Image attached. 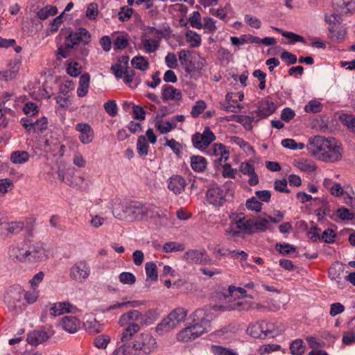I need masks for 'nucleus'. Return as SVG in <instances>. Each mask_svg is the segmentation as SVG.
Returning <instances> with one entry per match:
<instances>
[{
  "label": "nucleus",
  "mask_w": 355,
  "mask_h": 355,
  "mask_svg": "<svg viewBox=\"0 0 355 355\" xmlns=\"http://www.w3.org/2000/svg\"><path fill=\"white\" fill-rule=\"evenodd\" d=\"M193 324L182 329L177 334L178 340L190 342L209 331V320L207 318L206 311L204 309H198L193 313Z\"/></svg>",
  "instance_id": "1"
},
{
  "label": "nucleus",
  "mask_w": 355,
  "mask_h": 355,
  "mask_svg": "<svg viewBox=\"0 0 355 355\" xmlns=\"http://www.w3.org/2000/svg\"><path fill=\"white\" fill-rule=\"evenodd\" d=\"M232 184V182H227L225 184V189L218 186L209 187L205 193V198L207 202L213 206H222L227 201L232 199L234 196V191L229 185Z\"/></svg>",
  "instance_id": "2"
},
{
  "label": "nucleus",
  "mask_w": 355,
  "mask_h": 355,
  "mask_svg": "<svg viewBox=\"0 0 355 355\" xmlns=\"http://www.w3.org/2000/svg\"><path fill=\"white\" fill-rule=\"evenodd\" d=\"M220 301L222 304L216 307L223 311H242L263 308V306L260 304L254 303L246 299H240L239 297H238V298H233L232 300H230V298L222 299V300Z\"/></svg>",
  "instance_id": "3"
},
{
  "label": "nucleus",
  "mask_w": 355,
  "mask_h": 355,
  "mask_svg": "<svg viewBox=\"0 0 355 355\" xmlns=\"http://www.w3.org/2000/svg\"><path fill=\"white\" fill-rule=\"evenodd\" d=\"M343 149L340 142L334 137H327L326 148L322 162L326 163H336L343 158Z\"/></svg>",
  "instance_id": "4"
},
{
  "label": "nucleus",
  "mask_w": 355,
  "mask_h": 355,
  "mask_svg": "<svg viewBox=\"0 0 355 355\" xmlns=\"http://www.w3.org/2000/svg\"><path fill=\"white\" fill-rule=\"evenodd\" d=\"M132 348L139 354L148 355L157 348V341L150 334L144 332L134 340Z\"/></svg>",
  "instance_id": "5"
},
{
  "label": "nucleus",
  "mask_w": 355,
  "mask_h": 355,
  "mask_svg": "<svg viewBox=\"0 0 355 355\" xmlns=\"http://www.w3.org/2000/svg\"><path fill=\"white\" fill-rule=\"evenodd\" d=\"M91 272L89 264L85 260L76 262L69 269V278L76 282L86 281Z\"/></svg>",
  "instance_id": "6"
},
{
  "label": "nucleus",
  "mask_w": 355,
  "mask_h": 355,
  "mask_svg": "<svg viewBox=\"0 0 355 355\" xmlns=\"http://www.w3.org/2000/svg\"><path fill=\"white\" fill-rule=\"evenodd\" d=\"M327 137L316 135L309 139L306 149L309 153L318 160L322 161L326 148Z\"/></svg>",
  "instance_id": "7"
},
{
  "label": "nucleus",
  "mask_w": 355,
  "mask_h": 355,
  "mask_svg": "<svg viewBox=\"0 0 355 355\" xmlns=\"http://www.w3.org/2000/svg\"><path fill=\"white\" fill-rule=\"evenodd\" d=\"M90 38L91 35L89 31L84 28H80L76 32L71 33L66 37L64 45L67 49H73L80 44H88L90 42Z\"/></svg>",
  "instance_id": "8"
},
{
  "label": "nucleus",
  "mask_w": 355,
  "mask_h": 355,
  "mask_svg": "<svg viewBox=\"0 0 355 355\" xmlns=\"http://www.w3.org/2000/svg\"><path fill=\"white\" fill-rule=\"evenodd\" d=\"M28 261L35 263L49 258V252L42 243H35L28 245Z\"/></svg>",
  "instance_id": "9"
},
{
  "label": "nucleus",
  "mask_w": 355,
  "mask_h": 355,
  "mask_svg": "<svg viewBox=\"0 0 355 355\" xmlns=\"http://www.w3.org/2000/svg\"><path fill=\"white\" fill-rule=\"evenodd\" d=\"M24 290L19 286L10 287L4 297L5 302L10 310L15 311L19 307Z\"/></svg>",
  "instance_id": "10"
},
{
  "label": "nucleus",
  "mask_w": 355,
  "mask_h": 355,
  "mask_svg": "<svg viewBox=\"0 0 355 355\" xmlns=\"http://www.w3.org/2000/svg\"><path fill=\"white\" fill-rule=\"evenodd\" d=\"M216 139V136L209 127H205L202 133H196L192 137L193 146L198 149L206 148Z\"/></svg>",
  "instance_id": "11"
},
{
  "label": "nucleus",
  "mask_w": 355,
  "mask_h": 355,
  "mask_svg": "<svg viewBox=\"0 0 355 355\" xmlns=\"http://www.w3.org/2000/svg\"><path fill=\"white\" fill-rule=\"evenodd\" d=\"M184 258L190 263L202 265L212 263V259L207 254L204 250H189L184 253Z\"/></svg>",
  "instance_id": "12"
},
{
  "label": "nucleus",
  "mask_w": 355,
  "mask_h": 355,
  "mask_svg": "<svg viewBox=\"0 0 355 355\" xmlns=\"http://www.w3.org/2000/svg\"><path fill=\"white\" fill-rule=\"evenodd\" d=\"M119 324L121 327L138 324L139 327H141L144 324V317L138 310H132L121 315Z\"/></svg>",
  "instance_id": "13"
},
{
  "label": "nucleus",
  "mask_w": 355,
  "mask_h": 355,
  "mask_svg": "<svg viewBox=\"0 0 355 355\" xmlns=\"http://www.w3.org/2000/svg\"><path fill=\"white\" fill-rule=\"evenodd\" d=\"M128 213V221H139L143 220L145 217L149 215L150 209L148 207L144 205L134 203L131 204Z\"/></svg>",
  "instance_id": "14"
},
{
  "label": "nucleus",
  "mask_w": 355,
  "mask_h": 355,
  "mask_svg": "<svg viewBox=\"0 0 355 355\" xmlns=\"http://www.w3.org/2000/svg\"><path fill=\"white\" fill-rule=\"evenodd\" d=\"M263 324L265 338H275L284 333L286 329L285 325L279 322L264 320Z\"/></svg>",
  "instance_id": "15"
},
{
  "label": "nucleus",
  "mask_w": 355,
  "mask_h": 355,
  "mask_svg": "<svg viewBox=\"0 0 355 355\" xmlns=\"http://www.w3.org/2000/svg\"><path fill=\"white\" fill-rule=\"evenodd\" d=\"M276 110L275 103L270 101H262L259 103L258 110L252 112V117L256 118L257 121L264 119L272 114Z\"/></svg>",
  "instance_id": "16"
},
{
  "label": "nucleus",
  "mask_w": 355,
  "mask_h": 355,
  "mask_svg": "<svg viewBox=\"0 0 355 355\" xmlns=\"http://www.w3.org/2000/svg\"><path fill=\"white\" fill-rule=\"evenodd\" d=\"M28 245L21 243L12 245L9 250L10 257L21 262L28 261Z\"/></svg>",
  "instance_id": "17"
},
{
  "label": "nucleus",
  "mask_w": 355,
  "mask_h": 355,
  "mask_svg": "<svg viewBox=\"0 0 355 355\" xmlns=\"http://www.w3.org/2000/svg\"><path fill=\"white\" fill-rule=\"evenodd\" d=\"M76 130L80 132L79 139L84 144H90L94 139V131L90 125L79 123L76 125Z\"/></svg>",
  "instance_id": "18"
},
{
  "label": "nucleus",
  "mask_w": 355,
  "mask_h": 355,
  "mask_svg": "<svg viewBox=\"0 0 355 355\" xmlns=\"http://www.w3.org/2000/svg\"><path fill=\"white\" fill-rule=\"evenodd\" d=\"M21 67L19 60H12L8 65V69L0 71V80L8 81L14 79L18 73Z\"/></svg>",
  "instance_id": "19"
},
{
  "label": "nucleus",
  "mask_w": 355,
  "mask_h": 355,
  "mask_svg": "<svg viewBox=\"0 0 355 355\" xmlns=\"http://www.w3.org/2000/svg\"><path fill=\"white\" fill-rule=\"evenodd\" d=\"M60 325L69 334H74L79 329L80 322L76 317L67 315L62 318Z\"/></svg>",
  "instance_id": "20"
},
{
  "label": "nucleus",
  "mask_w": 355,
  "mask_h": 355,
  "mask_svg": "<svg viewBox=\"0 0 355 355\" xmlns=\"http://www.w3.org/2000/svg\"><path fill=\"white\" fill-rule=\"evenodd\" d=\"M332 5L340 14H348L355 9V0H332Z\"/></svg>",
  "instance_id": "21"
},
{
  "label": "nucleus",
  "mask_w": 355,
  "mask_h": 355,
  "mask_svg": "<svg viewBox=\"0 0 355 355\" xmlns=\"http://www.w3.org/2000/svg\"><path fill=\"white\" fill-rule=\"evenodd\" d=\"M162 95L163 100L174 101H180L182 96L180 89L169 85H165L162 87Z\"/></svg>",
  "instance_id": "22"
},
{
  "label": "nucleus",
  "mask_w": 355,
  "mask_h": 355,
  "mask_svg": "<svg viewBox=\"0 0 355 355\" xmlns=\"http://www.w3.org/2000/svg\"><path fill=\"white\" fill-rule=\"evenodd\" d=\"M191 51L185 49H182L178 53L180 62L187 73H191L195 70V65L191 60Z\"/></svg>",
  "instance_id": "23"
},
{
  "label": "nucleus",
  "mask_w": 355,
  "mask_h": 355,
  "mask_svg": "<svg viewBox=\"0 0 355 355\" xmlns=\"http://www.w3.org/2000/svg\"><path fill=\"white\" fill-rule=\"evenodd\" d=\"M186 181L180 175H173L168 181V188L175 194L181 193L185 188Z\"/></svg>",
  "instance_id": "24"
},
{
  "label": "nucleus",
  "mask_w": 355,
  "mask_h": 355,
  "mask_svg": "<svg viewBox=\"0 0 355 355\" xmlns=\"http://www.w3.org/2000/svg\"><path fill=\"white\" fill-rule=\"evenodd\" d=\"M263 324L264 320L250 324L247 328L248 334L254 338L265 339Z\"/></svg>",
  "instance_id": "25"
},
{
  "label": "nucleus",
  "mask_w": 355,
  "mask_h": 355,
  "mask_svg": "<svg viewBox=\"0 0 355 355\" xmlns=\"http://www.w3.org/2000/svg\"><path fill=\"white\" fill-rule=\"evenodd\" d=\"M49 338L48 334L44 331H34L27 336V342L33 346H37Z\"/></svg>",
  "instance_id": "26"
},
{
  "label": "nucleus",
  "mask_w": 355,
  "mask_h": 355,
  "mask_svg": "<svg viewBox=\"0 0 355 355\" xmlns=\"http://www.w3.org/2000/svg\"><path fill=\"white\" fill-rule=\"evenodd\" d=\"M345 30L339 24L333 23L329 28V37L334 42H340L345 37Z\"/></svg>",
  "instance_id": "27"
},
{
  "label": "nucleus",
  "mask_w": 355,
  "mask_h": 355,
  "mask_svg": "<svg viewBox=\"0 0 355 355\" xmlns=\"http://www.w3.org/2000/svg\"><path fill=\"white\" fill-rule=\"evenodd\" d=\"M293 164L295 167L305 173H311L316 170L317 166L314 161L308 159H297L294 160Z\"/></svg>",
  "instance_id": "28"
},
{
  "label": "nucleus",
  "mask_w": 355,
  "mask_h": 355,
  "mask_svg": "<svg viewBox=\"0 0 355 355\" xmlns=\"http://www.w3.org/2000/svg\"><path fill=\"white\" fill-rule=\"evenodd\" d=\"M74 306L65 302H57L51 308V315L53 316H59L66 313L72 312Z\"/></svg>",
  "instance_id": "29"
},
{
  "label": "nucleus",
  "mask_w": 355,
  "mask_h": 355,
  "mask_svg": "<svg viewBox=\"0 0 355 355\" xmlns=\"http://www.w3.org/2000/svg\"><path fill=\"white\" fill-rule=\"evenodd\" d=\"M130 206L131 204L129 203L115 205L112 210L113 216L119 220H128Z\"/></svg>",
  "instance_id": "30"
},
{
  "label": "nucleus",
  "mask_w": 355,
  "mask_h": 355,
  "mask_svg": "<svg viewBox=\"0 0 355 355\" xmlns=\"http://www.w3.org/2000/svg\"><path fill=\"white\" fill-rule=\"evenodd\" d=\"M141 327L138 324L126 325L123 332L120 335V340L122 343H128L136 334H137Z\"/></svg>",
  "instance_id": "31"
},
{
  "label": "nucleus",
  "mask_w": 355,
  "mask_h": 355,
  "mask_svg": "<svg viewBox=\"0 0 355 355\" xmlns=\"http://www.w3.org/2000/svg\"><path fill=\"white\" fill-rule=\"evenodd\" d=\"M187 315V311L182 308L178 307L172 311L167 316L171 318L172 322L175 327L182 322H184Z\"/></svg>",
  "instance_id": "32"
},
{
  "label": "nucleus",
  "mask_w": 355,
  "mask_h": 355,
  "mask_svg": "<svg viewBox=\"0 0 355 355\" xmlns=\"http://www.w3.org/2000/svg\"><path fill=\"white\" fill-rule=\"evenodd\" d=\"M237 293L241 294L242 296L246 295V291L241 287H236L234 286H230L227 290V293H218V299L222 300V299H228L232 300L233 298H238Z\"/></svg>",
  "instance_id": "33"
},
{
  "label": "nucleus",
  "mask_w": 355,
  "mask_h": 355,
  "mask_svg": "<svg viewBox=\"0 0 355 355\" xmlns=\"http://www.w3.org/2000/svg\"><path fill=\"white\" fill-rule=\"evenodd\" d=\"M161 40L152 39L148 37L141 36V43L145 51L148 53H154L159 46Z\"/></svg>",
  "instance_id": "34"
},
{
  "label": "nucleus",
  "mask_w": 355,
  "mask_h": 355,
  "mask_svg": "<svg viewBox=\"0 0 355 355\" xmlns=\"http://www.w3.org/2000/svg\"><path fill=\"white\" fill-rule=\"evenodd\" d=\"M90 76L88 73H85L80 77L79 86L77 89V94L79 97L86 96L89 87Z\"/></svg>",
  "instance_id": "35"
},
{
  "label": "nucleus",
  "mask_w": 355,
  "mask_h": 355,
  "mask_svg": "<svg viewBox=\"0 0 355 355\" xmlns=\"http://www.w3.org/2000/svg\"><path fill=\"white\" fill-rule=\"evenodd\" d=\"M213 155L218 157V161H227L229 158V151L222 144H215L212 147Z\"/></svg>",
  "instance_id": "36"
},
{
  "label": "nucleus",
  "mask_w": 355,
  "mask_h": 355,
  "mask_svg": "<svg viewBox=\"0 0 355 355\" xmlns=\"http://www.w3.org/2000/svg\"><path fill=\"white\" fill-rule=\"evenodd\" d=\"M171 319L169 318L168 316L164 318L156 327V331L159 335L165 334L174 328H175V326L173 324Z\"/></svg>",
  "instance_id": "37"
},
{
  "label": "nucleus",
  "mask_w": 355,
  "mask_h": 355,
  "mask_svg": "<svg viewBox=\"0 0 355 355\" xmlns=\"http://www.w3.org/2000/svg\"><path fill=\"white\" fill-rule=\"evenodd\" d=\"M30 155L27 151L16 150L13 151L10 155V160L12 163L21 164L27 162Z\"/></svg>",
  "instance_id": "38"
},
{
  "label": "nucleus",
  "mask_w": 355,
  "mask_h": 355,
  "mask_svg": "<svg viewBox=\"0 0 355 355\" xmlns=\"http://www.w3.org/2000/svg\"><path fill=\"white\" fill-rule=\"evenodd\" d=\"M85 330L89 334H98L102 331L103 325L97 321L95 318L87 320L84 323Z\"/></svg>",
  "instance_id": "39"
},
{
  "label": "nucleus",
  "mask_w": 355,
  "mask_h": 355,
  "mask_svg": "<svg viewBox=\"0 0 355 355\" xmlns=\"http://www.w3.org/2000/svg\"><path fill=\"white\" fill-rule=\"evenodd\" d=\"M207 166V161L202 156H192L191 157V166L196 172L203 171Z\"/></svg>",
  "instance_id": "40"
},
{
  "label": "nucleus",
  "mask_w": 355,
  "mask_h": 355,
  "mask_svg": "<svg viewBox=\"0 0 355 355\" xmlns=\"http://www.w3.org/2000/svg\"><path fill=\"white\" fill-rule=\"evenodd\" d=\"M58 13V8L56 6L48 5L41 9L37 12V17L41 20H45L51 16H54Z\"/></svg>",
  "instance_id": "41"
},
{
  "label": "nucleus",
  "mask_w": 355,
  "mask_h": 355,
  "mask_svg": "<svg viewBox=\"0 0 355 355\" xmlns=\"http://www.w3.org/2000/svg\"><path fill=\"white\" fill-rule=\"evenodd\" d=\"M166 29H157L153 26H147L144 29V37H153L154 39L161 40L165 35Z\"/></svg>",
  "instance_id": "42"
},
{
  "label": "nucleus",
  "mask_w": 355,
  "mask_h": 355,
  "mask_svg": "<svg viewBox=\"0 0 355 355\" xmlns=\"http://www.w3.org/2000/svg\"><path fill=\"white\" fill-rule=\"evenodd\" d=\"M148 144L144 135L138 137L137 142V151L140 157H146L148 152Z\"/></svg>",
  "instance_id": "43"
},
{
  "label": "nucleus",
  "mask_w": 355,
  "mask_h": 355,
  "mask_svg": "<svg viewBox=\"0 0 355 355\" xmlns=\"http://www.w3.org/2000/svg\"><path fill=\"white\" fill-rule=\"evenodd\" d=\"M69 89L67 85L61 87L58 96H56V102L61 107H65L69 105V96L68 94Z\"/></svg>",
  "instance_id": "44"
},
{
  "label": "nucleus",
  "mask_w": 355,
  "mask_h": 355,
  "mask_svg": "<svg viewBox=\"0 0 355 355\" xmlns=\"http://www.w3.org/2000/svg\"><path fill=\"white\" fill-rule=\"evenodd\" d=\"M132 346L128 343H123L118 345L112 352V355H134Z\"/></svg>",
  "instance_id": "45"
},
{
  "label": "nucleus",
  "mask_w": 355,
  "mask_h": 355,
  "mask_svg": "<svg viewBox=\"0 0 355 355\" xmlns=\"http://www.w3.org/2000/svg\"><path fill=\"white\" fill-rule=\"evenodd\" d=\"M133 67L141 71H146L149 67V63L148 60L144 56H136L132 61Z\"/></svg>",
  "instance_id": "46"
},
{
  "label": "nucleus",
  "mask_w": 355,
  "mask_h": 355,
  "mask_svg": "<svg viewBox=\"0 0 355 355\" xmlns=\"http://www.w3.org/2000/svg\"><path fill=\"white\" fill-rule=\"evenodd\" d=\"M145 270L147 277L156 282L158 279L157 266L153 262H147L145 264Z\"/></svg>",
  "instance_id": "47"
},
{
  "label": "nucleus",
  "mask_w": 355,
  "mask_h": 355,
  "mask_svg": "<svg viewBox=\"0 0 355 355\" xmlns=\"http://www.w3.org/2000/svg\"><path fill=\"white\" fill-rule=\"evenodd\" d=\"M272 227V226L270 223V220L267 217H259L258 219L255 220L256 232H264L266 230H270Z\"/></svg>",
  "instance_id": "48"
},
{
  "label": "nucleus",
  "mask_w": 355,
  "mask_h": 355,
  "mask_svg": "<svg viewBox=\"0 0 355 355\" xmlns=\"http://www.w3.org/2000/svg\"><path fill=\"white\" fill-rule=\"evenodd\" d=\"M322 105L318 100L310 101L304 107V110L308 113H318L322 110Z\"/></svg>",
  "instance_id": "49"
},
{
  "label": "nucleus",
  "mask_w": 355,
  "mask_h": 355,
  "mask_svg": "<svg viewBox=\"0 0 355 355\" xmlns=\"http://www.w3.org/2000/svg\"><path fill=\"white\" fill-rule=\"evenodd\" d=\"M176 127L175 123H171L168 121H159L155 123V128L161 134H166Z\"/></svg>",
  "instance_id": "50"
},
{
  "label": "nucleus",
  "mask_w": 355,
  "mask_h": 355,
  "mask_svg": "<svg viewBox=\"0 0 355 355\" xmlns=\"http://www.w3.org/2000/svg\"><path fill=\"white\" fill-rule=\"evenodd\" d=\"M304 345L302 340L297 339L291 343V352L293 355H302L304 352Z\"/></svg>",
  "instance_id": "51"
},
{
  "label": "nucleus",
  "mask_w": 355,
  "mask_h": 355,
  "mask_svg": "<svg viewBox=\"0 0 355 355\" xmlns=\"http://www.w3.org/2000/svg\"><path fill=\"white\" fill-rule=\"evenodd\" d=\"M184 248L183 244L173 241L167 242L163 245V250L166 253L183 251Z\"/></svg>",
  "instance_id": "52"
},
{
  "label": "nucleus",
  "mask_w": 355,
  "mask_h": 355,
  "mask_svg": "<svg viewBox=\"0 0 355 355\" xmlns=\"http://www.w3.org/2000/svg\"><path fill=\"white\" fill-rule=\"evenodd\" d=\"M275 249L283 255L294 252L296 250V248L294 245L286 243H277L275 245Z\"/></svg>",
  "instance_id": "53"
},
{
  "label": "nucleus",
  "mask_w": 355,
  "mask_h": 355,
  "mask_svg": "<svg viewBox=\"0 0 355 355\" xmlns=\"http://www.w3.org/2000/svg\"><path fill=\"white\" fill-rule=\"evenodd\" d=\"M211 349L216 355H239L234 349L219 345H213Z\"/></svg>",
  "instance_id": "54"
},
{
  "label": "nucleus",
  "mask_w": 355,
  "mask_h": 355,
  "mask_svg": "<svg viewBox=\"0 0 355 355\" xmlns=\"http://www.w3.org/2000/svg\"><path fill=\"white\" fill-rule=\"evenodd\" d=\"M282 145L286 148L291 150H302L304 148V144L303 143H297L293 139H284L282 141Z\"/></svg>",
  "instance_id": "55"
},
{
  "label": "nucleus",
  "mask_w": 355,
  "mask_h": 355,
  "mask_svg": "<svg viewBox=\"0 0 355 355\" xmlns=\"http://www.w3.org/2000/svg\"><path fill=\"white\" fill-rule=\"evenodd\" d=\"M4 101L0 102V128H6L8 124L7 114L10 112V110L4 109Z\"/></svg>",
  "instance_id": "56"
},
{
  "label": "nucleus",
  "mask_w": 355,
  "mask_h": 355,
  "mask_svg": "<svg viewBox=\"0 0 355 355\" xmlns=\"http://www.w3.org/2000/svg\"><path fill=\"white\" fill-rule=\"evenodd\" d=\"M207 105L204 101H198L192 107L191 115L193 118L198 117L206 109Z\"/></svg>",
  "instance_id": "57"
},
{
  "label": "nucleus",
  "mask_w": 355,
  "mask_h": 355,
  "mask_svg": "<svg viewBox=\"0 0 355 355\" xmlns=\"http://www.w3.org/2000/svg\"><path fill=\"white\" fill-rule=\"evenodd\" d=\"M281 346L277 344H266L261 345L258 349L260 354H268L271 352L279 351Z\"/></svg>",
  "instance_id": "58"
},
{
  "label": "nucleus",
  "mask_w": 355,
  "mask_h": 355,
  "mask_svg": "<svg viewBox=\"0 0 355 355\" xmlns=\"http://www.w3.org/2000/svg\"><path fill=\"white\" fill-rule=\"evenodd\" d=\"M245 205L249 210L255 211L256 212H259L262 207V203L255 197L247 200Z\"/></svg>",
  "instance_id": "59"
},
{
  "label": "nucleus",
  "mask_w": 355,
  "mask_h": 355,
  "mask_svg": "<svg viewBox=\"0 0 355 355\" xmlns=\"http://www.w3.org/2000/svg\"><path fill=\"white\" fill-rule=\"evenodd\" d=\"M48 126V120L46 117H41L40 119L34 121L33 132H42L46 130Z\"/></svg>",
  "instance_id": "60"
},
{
  "label": "nucleus",
  "mask_w": 355,
  "mask_h": 355,
  "mask_svg": "<svg viewBox=\"0 0 355 355\" xmlns=\"http://www.w3.org/2000/svg\"><path fill=\"white\" fill-rule=\"evenodd\" d=\"M82 67L79 63L76 62H70L68 64L67 71L71 76L76 77L81 73Z\"/></svg>",
  "instance_id": "61"
},
{
  "label": "nucleus",
  "mask_w": 355,
  "mask_h": 355,
  "mask_svg": "<svg viewBox=\"0 0 355 355\" xmlns=\"http://www.w3.org/2000/svg\"><path fill=\"white\" fill-rule=\"evenodd\" d=\"M119 281L123 284H133L136 282L135 276L132 272H123L119 276Z\"/></svg>",
  "instance_id": "62"
},
{
  "label": "nucleus",
  "mask_w": 355,
  "mask_h": 355,
  "mask_svg": "<svg viewBox=\"0 0 355 355\" xmlns=\"http://www.w3.org/2000/svg\"><path fill=\"white\" fill-rule=\"evenodd\" d=\"M23 295L28 303L33 304L37 300L39 291L36 288H31L30 291L23 293Z\"/></svg>",
  "instance_id": "63"
},
{
  "label": "nucleus",
  "mask_w": 355,
  "mask_h": 355,
  "mask_svg": "<svg viewBox=\"0 0 355 355\" xmlns=\"http://www.w3.org/2000/svg\"><path fill=\"white\" fill-rule=\"evenodd\" d=\"M340 120L352 132L355 133V117L352 115L343 114L340 116Z\"/></svg>",
  "instance_id": "64"
}]
</instances>
